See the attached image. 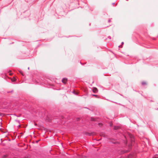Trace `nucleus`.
I'll return each instance as SVG.
<instances>
[{
    "instance_id": "nucleus-1",
    "label": "nucleus",
    "mask_w": 158,
    "mask_h": 158,
    "mask_svg": "<svg viewBox=\"0 0 158 158\" xmlns=\"http://www.w3.org/2000/svg\"><path fill=\"white\" fill-rule=\"evenodd\" d=\"M93 91L94 93H97L98 92V89L94 87L93 89Z\"/></svg>"
},
{
    "instance_id": "nucleus-2",
    "label": "nucleus",
    "mask_w": 158,
    "mask_h": 158,
    "mask_svg": "<svg viewBox=\"0 0 158 158\" xmlns=\"http://www.w3.org/2000/svg\"><path fill=\"white\" fill-rule=\"evenodd\" d=\"M67 81V79L66 78H64L62 80V82L64 84H65Z\"/></svg>"
},
{
    "instance_id": "nucleus-3",
    "label": "nucleus",
    "mask_w": 158,
    "mask_h": 158,
    "mask_svg": "<svg viewBox=\"0 0 158 158\" xmlns=\"http://www.w3.org/2000/svg\"><path fill=\"white\" fill-rule=\"evenodd\" d=\"M142 85H146L147 84V82L146 81H143L141 83Z\"/></svg>"
},
{
    "instance_id": "nucleus-4",
    "label": "nucleus",
    "mask_w": 158,
    "mask_h": 158,
    "mask_svg": "<svg viewBox=\"0 0 158 158\" xmlns=\"http://www.w3.org/2000/svg\"><path fill=\"white\" fill-rule=\"evenodd\" d=\"M11 81L13 82L15 81H16V79L15 78H14L13 79H11Z\"/></svg>"
},
{
    "instance_id": "nucleus-5",
    "label": "nucleus",
    "mask_w": 158,
    "mask_h": 158,
    "mask_svg": "<svg viewBox=\"0 0 158 158\" xmlns=\"http://www.w3.org/2000/svg\"><path fill=\"white\" fill-rule=\"evenodd\" d=\"M129 136L131 138H132L133 137V136L132 135H131V134H129Z\"/></svg>"
},
{
    "instance_id": "nucleus-6",
    "label": "nucleus",
    "mask_w": 158,
    "mask_h": 158,
    "mask_svg": "<svg viewBox=\"0 0 158 158\" xmlns=\"http://www.w3.org/2000/svg\"><path fill=\"white\" fill-rule=\"evenodd\" d=\"M7 157V155H5L3 156L2 157H3V158H6Z\"/></svg>"
},
{
    "instance_id": "nucleus-7",
    "label": "nucleus",
    "mask_w": 158,
    "mask_h": 158,
    "mask_svg": "<svg viewBox=\"0 0 158 158\" xmlns=\"http://www.w3.org/2000/svg\"><path fill=\"white\" fill-rule=\"evenodd\" d=\"M118 128V127H114V129L115 130L117 129Z\"/></svg>"
},
{
    "instance_id": "nucleus-8",
    "label": "nucleus",
    "mask_w": 158,
    "mask_h": 158,
    "mask_svg": "<svg viewBox=\"0 0 158 158\" xmlns=\"http://www.w3.org/2000/svg\"><path fill=\"white\" fill-rule=\"evenodd\" d=\"M24 158H30V157L29 156H27L24 157Z\"/></svg>"
},
{
    "instance_id": "nucleus-9",
    "label": "nucleus",
    "mask_w": 158,
    "mask_h": 158,
    "mask_svg": "<svg viewBox=\"0 0 158 158\" xmlns=\"http://www.w3.org/2000/svg\"><path fill=\"white\" fill-rule=\"evenodd\" d=\"M98 125L100 126H102V124L101 123H98Z\"/></svg>"
},
{
    "instance_id": "nucleus-10",
    "label": "nucleus",
    "mask_w": 158,
    "mask_h": 158,
    "mask_svg": "<svg viewBox=\"0 0 158 158\" xmlns=\"http://www.w3.org/2000/svg\"><path fill=\"white\" fill-rule=\"evenodd\" d=\"M92 95L93 96H95L96 97H97L98 96L97 95H94V94H93V95Z\"/></svg>"
},
{
    "instance_id": "nucleus-11",
    "label": "nucleus",
    "mask_w": 158,
    "mask_h": 158,
    "mask_svg": "<svg viewBox=\"0 0 158 158\" xmlns=\"http://www.w3.org/2000/svg\"><path fill=\"white\" fill-rule=\"evenodd\" d=\"M94 118H91V120L92 121H94Z\"/></svg>"
},
{
    "instance_id": "nucleus-12",
    "label": "nucleus",
    "mask_w": 158,
    "mask_h": 158,
    "mask_svg": "<svg viewBox=\"0 0 158 158\" xmlns=\"http://www.w3.org/2000/svg\"><path fill=\"white\" fill-rule=\"evenodd\" d=\"M110 126H112V123H110Z\"/></svg>"
},
{
    "instance_id": "nucleus-13",
    "label": "nucleus",
    "mask_w": 158,
    "mask_h": 158,
    "mask_svg": "<svg viewBox=\"0 0 158 158\" xmlns=\"http://www.w3.org/2000/svg\"><path fill=\"white\" fill-rule=\"evenodd\" d=\"M9 75H12V73H10Z\"/></svg>"
},
{
    "instance_id": "nucleus-14",
    "label": "nucleus",
    "mask_w": 158,
    "mask_h": 158,
    "mask_svg": "<svg viewBox=\"0 0 158 158\" xmlns=\"http://www.w3.org/2000/svg\"><path fill=\"white\" fill-rule=\"evenodd\" d=\"M153 158H157V157H153Z\"/></svg>"
},
{
    "instance_id": "nucleus-15",
    "label": "nucleus",
    "mask_w": 158,
    "mask_h": 158,
    "mask_svg": "<svg viewBox=\"0 0 158 158\" xmlns=\"http://www.w3.org/2000/svg\"><path fill=\"white\" fill-rule=\"evenodd\" d=\"M20 73H21V74L23 75V73H21V72Z\"/></svg>"
},
{
    "instance_id": "nucleus-16",
    "label": "nucleus",
    "mask_w": 158,
    "mask_h": 158,
    "mask_svg": "<svg viewBox=\"0 0 158 158\" xmlns=\"http://www.w3.org/2000/svg\"><path fill=\"white\" fill-rule=\"evenodd\" d=\"M28 69H29V67H28Z\"/></svg>"
},
{
    "instance_id": "nucleus-17",
    "label": "nucleus",
    "mask_w": 158,
    "mask_h": 158,
    "mask_svg": "<svg viewBox=\"0 0 158 158\" xmlns=\"http://www.w3.org/2000/svg\"><path fill=\"white\" fill-rule=\"evenodd\" d=\"M9 72H11V71L10 70V71H9Z\"/></svg>"
},
{
    "instance_id": "nucleus-18",
    "label": "nucleus",
    "mask_w": 158,
    "mask_h": 158,
    "mask_svg": "<svg viewBox=\"0 0 158 158\" xmlns=\"http://www.w3.org/2000/svg\"><path fill=\"white\" fill-rule=\"evenodd\" d=\"M110 20H109V22H110Z\"/></svg>"
},
{
    "instance_id": "nucleus-19",
    "label": "nucleus",
    "mask_w": 158,
    "mask_h": 158,
    "mask_svg": "<svg viewBox=\"0 0 158 158\" xmlns=\"http://www.w3.org/2000/svg\"><path fill=\"white\" fill-rule=\"evenodd\" d=\"M35 125H36V123H35Z\"/></svg>"
},
{
    "instance_id": "nucleus-20",
    "label": "nucleus",
    "mask_w": 158,
    "mask_h": 158,
    "mask_svg": "<svg viewBox=\"0 0 158 158\" xmlns=\"http://www.w3.org/2000/svg\"><path fill=\"white\" fill-rule=\"evenodd\" d=\"M95 134H93V135H95Z\"/></svg>"
}]
</instances>
